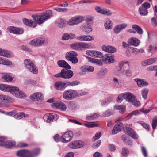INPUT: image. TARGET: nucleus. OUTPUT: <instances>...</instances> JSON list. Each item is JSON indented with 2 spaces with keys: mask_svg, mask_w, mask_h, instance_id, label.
I'll return each instance as SVG.
<instances>
[{
  "mask_svg": "<svg viewBox=\"0 0 157 157\" xmlns=\"http://www.w3.org/2000/svg\"><path fill=\"white\" fill-rule=\"evenodd\" d=\"M52 15V12L51 10H48L45 12L39 15H33L32 17L35 21L31 20L24 18L23 21L24 24L32 28H34L37 25L43 23L45 21L50 18Z\"/></svg>",
  "mask_w": 157,
  "mask_h": 157,
  "instance_id": "nucleus-1",
  "label": "nucleus"
},
{
  "mask_svg": "<svg viewBox=\"0 0 157 157\" xmlns=\"http://www.w3.org/2000/svg\"><path fill=\"white\" fill-rule=\"evenodd\" d=\"M40 152V150L36 148L33 150L32 151L26 149H22L18 151L16 155L19 157H35Z\"/></svg>",
  "mask_w": 157,
  "mask_h": 157,
  "instance_id": "nucleus-2",
  "label": "nucleus"
},
{
  "mask_svg": "<svg viewBox=\"0 0 157 157\" xmlns=\"http://www.w3.org/2000/svg\"><path fill=\"white\" fill-rule=\"evenodd\" d=\"M78 56L77 52L74 51H71L66 53L65 58L67 61H71L72 64H77L78 62L77 57Z\"/></svg>",
  "mask_w": 157,
  "mask_h": 157,
  "instance_id": "nucleus-3",
  "label": "nucleus"
},
{
  "mask_svg": "<svg viewBox=\"0 0 157 157\" xmlns=\"http://www.w3.org/2000/svg\"><path fill=\"white\" fill-rule=\"evenodd\" d=\"M68 69H62L60 72L55 75L54 77L57 78L61 77L65 79H68L72 77L74 75L73 72Z\"/></svg>",
  "mask_w": 157,
  "mask_h": 157,
  "instance_id": "nucleus-4",
  "label": "nucleus"
},
{
  "mask_svg": "<svg viewBox=\"0 0 157 157\" xmlns=\"http://www.w3.org/2000/svg\"><path fill=\"white\" fill-rule=\"evenodd\" d=\"M24 64L25 67L30 72L35 74H37L38 70L34 63L30 59H25L24 61Z\"/></svg>",
  "mask_w": 157,
  "mask_h": 157,
  "instance_id": "nucleus-5",
  "label": "nucleus"
},
{
  "mask_svg": "<svg viewBox=\"0 0 157 157\" xmlns=\"http://www.w3.org/2000/svg\"><path fill=\"white\" fill-rule=\"evenodd\" d=\"M77 96L76 91L69 89L65 91L63 93V98L67 100H71Z\"/></svg>",
  "mask_w": 157,
  "mask_h": 157,
  "instance_id": "nucleus-6",
  "label": "nucleus"
},
{
  "mask_svg": "<svg viewBox=\"0 0 157 157\" xmlns=\"http://www.w3.org/2000/svg\"><path fill=\"white\" fill-rule=\"evenodd\" d=\"M83 20V17L80 16H76L70 19L67 22V24L69 26L77 25L81 22Z\"/></svg>",
  "mask_w": 157,
  "mask_h": 157,
  "instance_id": "nucleus-7",
  "label": "nucleus"
},
{
  "mask_svg": "<svg viewBox=\"0 0 157 157\" xmlns=\"http://www.w3.org/2000/svg\"><path fill=\"white\" fill-rule=\"evenodd\" d=\"M150 7V4L148 2L143 4L139 8L138 11L140 14L142 16H146L148 14L147 9Z\"/></svg>",
  "mask_w": 157,
  "mask_h": 157,
  "instance_id": "nucleus-8",
  "label": "nucleus"
},
{
  "mask_svg": "<svg viewBox=\"0 0 157 157\" xmlns=\"http://www.w3.org/2000/svg\"><path fill=\"white\" fill-rule=\"evenodd\" d=\"M73 136L72 132L69 131L63 134L60 138L61 141L63 143H67L70 141Z\"/></svg>",
  "mask_w": 157,
  "mask_h": 157,
  "instance_id": "nucleus-9",
  "label": "nucleus"
},
{
  "mask_svg": "<svg viewBox=\"0 0 157 157\" xmlns=\"http://www.w3.org/2000/svg\"><path fill=\"white\" fill-rule=\"evenodd\" d=\"M14 89L13 90L12 94L14 96L20 98H24L26 97L25 95L21 91H19V89L18 87H15Z\"/></svg>",
  "mask_w": 157,
  "mask_h": 157,
  "instance_id": "nucleus-10",
  "label": "nucleus"
},
{
  "mask_svg": "<svg viewBox=\"0 0 157 157\" xmlns=\"http://www.w3.org/2000/svg\"><path fill=\"white\" fill-rule=\"evenodd\" d=\"M13 77L11 73H3L1 77L2 80L4 82H11L13 80Z\"/></svg>",
  "mask_w": 157,
  "mask_h": 157,
  "instance_id": "nucleus-11",
  "label": "nucleus"
},
{
  "mask_svg": "<svg viewBox=\"0 0 157 157\" xmlns=\"http://www.w3.org/2000/svg\"><path fill=\"white\" fill-rule=\"evenodd\" d=\"M14 87L8 85L0 84V90L5 92H10L11 94L14 89H15Z\"/></svg>",
  "mask_w": 157,
  "mask_h": 157,
  "instance_id": "nucleus-12",
  "label": "nucleus"
},
{
  "mask_svg": "<svg viewBox=\"0 0 157 157\" xmlns=\"http://www.w3.org/2000/svg\"><path fill=\"white\" fill-rule=\"evenodd\" d=\"M102 61L106 63H111L114 61V57L110 56L109 54H106L105 56L103 55Z\"/></svg>",
  "mask_w": 157,
  "mask_h": 157,
  "instance_id": "nucleus-13",
  "label": "nucleus"
},
{
  "mask_svg": "<svg viewBox=\"0 0 157 157\" xmlns=\"http://www.w3.org/2000/svg\"><path fill=\"white\" fill-rule=\"evenodd\" d=\"M125 132L130 136L135 139H137L138 136L135 132L131 128L126 127Z\"/></svg>",
  "mask_w": 157,
  "mask_h": 157,
  "instance_id": "nucleus-14",
  "label": "nucleus"
},
{
  "mask_svg": "<svg viewBox=\"0 0 157 157\" xmlns=\"http://www.w3.org/2000/svg\"><path fill=\"white\" fill-rule=\"evenodd\" d=\"M96 11L101 14L107 15H110L112 13L110 10L107 9H102L99 6H96L95 8Z\"/></svg>",
  "mask_w": 157,
  "mask_h": 157,
  "instance_id": "nucleus-15",
  "label": "nucleus"
},
{
  "mask_svg": "<svg viewBox=\"0 0 157 157\" xmlns=\"http://www.w3.org/2000/svg\"><path fill=\"white\" fill-rule=\"evenodd\" d=\"M127 26L126 23H123L116 25L114 28V32L116 34L119 33L122 30L125 29Z\"/></svg>",
  "mask_w": 157,
  "mask_h": 157,
  "instance_id": "nucleus-16",
  "label": "nucleus"
},
{
  "mask_svg": "<svg viewBox=\"0 0 157 157\" xmlns=\"http://www.w3.org/2000/svg\"><path fill=\"white\" fill-rule=\"evenodd\" d=\"M67 23V21L63 19L58 18L55 21L56 25L61 28L64 27Z\"/></svg>",
  "mask_w": 157,
  "mask_h": 157,
  "instance_id": "nucleus-17",
  "label": "nucleus"
},
{
  "mask_svg": "<svg viewBox=\"0 0 157 157\" xmlns=\"http://www.w3.org/2000/svg\"><path fill=\"white\" fill-rule=\"evenodd\" d=\"M76 39L77 40L82 41H90L94 39L91 36L85 35L78 36Z\"/></svg>",
  "mask_w": 157,
  "mask_h": 157,
  "instance_id": "nucleus-18",
  "label": "nucleus"
},
{
  "mask_svg": "<svg viewBox=\"0 0 157 157\" xmlns=\"http://www.w3.org/2000/svg\"><path fill=\"white\" fill-rule=\"evenodd\" d=\"M128 63V62H122L119 63L120 69L117 70V74L118 75L121 76L124 74V73L125 72L124 67L125 64Z\"/></svg>",
  "mask_w": 157,
  "mask_h": 157,
  "instance_id": "nucleus-19",
  "label": "nucleus"
},
{
  "mask_svg": "<svg viewBox=\"0 0 157 157\" xmlns=\"http://www.w3.org/2000/svg\"><path fill=\"white\" fill-rule=\"evenodd\" d=\"M0 100L2 102L6 103H12L14 101V100L12 98L4 95H0Z\"/></svg>",
  "mask_w": 157,
  "mask_h": 157,
  "instance_id": "nucleus-20",
  "label": "nucleus"
},
{
  "mask_svg": "<svg viewBox=\"0 0 157 157\" xmlns=\"http://www.w3.org/2000/svg\"><path fill=\"white\" fill-rule=\"evenodd\" d=\"M101 48L103 51L108 53H113L116 51L115 48L111 46L103 45Z\"/></svg>",
  "mask_w": 157,
  "mask_h": 157,
  "instance_id": "nucleus-21",
  "label": "nucleus"
},
{
  "mask_svg": "<svg viewBox=\"0 0 157 157\" xmlns=\"http://www.w3.org/2000/svg\"><path fill=\"white\" fill-rule=\"evenodd\" d=\"M55 88L58 90L62 91L65 89L63 81H59L56 82L54 85Z\"/></svg>",
  "mask_w": 157,
  "mask_h": 157,
  "instance_id": "nucleus-22",
  "label": "nucleus"
},
{
  "mask_svg": "<svg viewBox=\"0 0 157 157\" xmlns=\"http://www.w3.org/2000/svg\"><path fill=\"white\" fill-rule=\"evenodd\" d=\"M123 128V124L121 122L116 124L112 131V133L115 134L120 132Z\"/></svg>",
  "mask_w": 157,
  "mask_h": 157,
  "instance_id": "nucleus-23",
  "label": "nucleus"
},
{
  "mask_svg": "<svg viewBox=\"0 0 157 157\" xmlns=\"http://www.w3.org/2000/svg\"><path fill=\"white\" fill-rule=\"evenodd\" d=\"M57 64L59 67L65 69H71L70 65L64 60H59L57 62Z\"/></svg>",
  "mask_w": 157,
  "mask_h": 157,
  "instance_id": "nucleus-24",
  "label": "nucleus"
},
{
  "mask_svg": "<svg viewBox=\"0 0 157 157\" xmlns=\"http://www.w3.org/2000/svg\"><path fill=\"white\" fill-rule=\"evenodd\" d=\"M42 94L40 93H35L31 95L30 98L33 101H38L42 98Z\"/></svg>",
  "mask_w": 157,
  "mask_h": 157,
  "instance_id": "nucleus-25",
  "label": "nucleus"
},
{
  "mask_svg": "<svg viewBox=\"0 0 157 157\" xmlns=\"http://www.w3.org/2000/svg\"><path fill=\"white\" fill-rule=\"evenodd\" d=\"M134 80L137 82L138 86L140 87L147 86L148 85V83L143 79L136 78L134 79Z\"/></svg>",
  "mask_w": 157,
  "mask_h": 157,
  "instance_id": "nucleus-26",
  "label": "nucleus"
},
{
  "mask_svg": "<svg viewBox=\"0 0 157 157\" xmlns=\"http://www.w3.org/2000/svg\"><path fill=\"white\" fill-rule=\"evenodd\" d=\"M54 115L51 113L45 114L44 116V120L48 123L52 121L54 119Z\"/></svg>",
  "mask_w": 157,
  "mask_h": 157,
  "instance_id": "nucleus-27",
  "label": "nucleus"
},
{
  "mask_svg": "<svg viewBox=\"0 0 157 157\" xmlns=\"http://www.w3.org/2000/svg\"><path fill=\"white\" fill-rule=\"evenodd\" d=\"M1 56L7 58H10L13 57L12 52L6 50H2Z\"/></svg>",
  "mask_w": 157,
  "mask_h": 157,
  "instance_id": "nucleus-28",
  "label": "nucleus"
},
{
  "mask_svg": "<svg viewBox=\"0 0 157 157\" xmlns=\"http://www.w3.org/2000/svg\"><path fill=\"white\" fill-rule=\"evenodd\" d=\"M125 99L128 101L132 102L134 100L135 96L130 93L128 92L125 94Z\"/></svg>",
  "mask_w": 157,
  "mask_h": 157,
  "instance_id": "nucleus-29",
  "label": "nucleus"
},
{
  "mask_svg": "<svg viewBox=\"0 0 157 157\" xmlns=\"http://www.w3.org/2000/svg\"><path fill=\"white\" fill-rule=\"evenodd\" d=\"M129 43L132 45L137 46L140 44V41L136 38H131L129 40Z\"/></svg>",
  "mask_w": 157,
  "mask_h": 157,
  "instance_id": "nucleus-30",
  "label": "nucleus"
},
{
  "mask_svg": "<svg viewBox=\"0 0 157 157\" xmlns=\"http://www.w3.org/2000/svg\"><path fill=\"white\" fill-rule=\"evenodd\" d=\"M86 58L88 59L89 62L93 63L99 66H101L102 65L101 61L99 60L89 57H87Z\"/></svg>",
  "mask_w": 157,
  "mask_h": 157,
  "instance_id": "nucleus-31",
  "label": "nucleus"
},
{
  "mask_svg": "<svg viewBox=\"0 0 157 157\" xmlns=\"http://www.w3.org/2000/svg\"><path fill=\"white\" fill-rule=\"evenodd\" d=\"M79 43L80 48V51L90 48L91 46V45L90 44L82 42H79Z\"/></svg>",
  "mask_w": 157,
  "mask_h": 157,
  "instance_id": "nucleus-32",
  "label": "nucleus"
},
{
  "mask_svg": "<svg viewBox=\"0 0 157 157\" xmlns=\"http://www.w3.org/2000/svg\"><path fill=\"white\" fill-rule=\"evenodd\" d=\"M29 117V115L25 114L23 112H21L15 114L14 116V117L17 119H21L23 117Z\"/></svg>",
  "mask_w": 157,
  "mask_h": 157,
  "instance_id": "nucleus-33",
  "label": "nucleus"
},
{
  "mask_svg": "<svg viewBox=\"0 0 157 157\" xmlns=\"http://www.w3.org/2000/svg\"><path fill=\"white\" fill-rule=\"evenodd\" d=\"M114 109H117L121 114L123 113L125 110L126 107L124 105H116L114 107Z\"/></svg>",
  "mask_w": 157,
  "mask_h": 157,
  "instance_id": "nucleus-34",
  "label": "nucleus"
},
{
  "mask_svg": "<svg viewBox=\"0 0 157 157\" xmlns=\"http://www.w3.org/2000/svg\"><path fill=\"white\" fill-rule=\"evenodd\" d=\"M15 145V142L7 141L6 140L3 146L7 148H10L13 147Z\"/></svg>",
  "mask_w": 157,
  "mask_h": 157,
  "instance_id": "nucleus-35",
  "label": "nucleus"
},
{
  "mask_svg": "<svg viewBox=\"0 0 157 157\" xmlns=\"http://www.w3.org/2000/svg\"><path fill=\"white\" fill-rule=\"evenodd\" d=\"M132 28L136 30L139 34L142 35L143 33V31L142 28L138 25L134 24L132 26Z\"/></svg>",
  "mask_w": 157,
  "mask_h": 157,
  "instance_id": "nucleus-36",
  "label": "nucleus"
},
{
  "mask_svg": "<svg viewBox=\"0 0 157 157\" xmlns=\"http://www.w3.org/2000/svg\"><path fill=\"white\" fill-rule=\"evenodd\" d=\"M104 25L105 28L107 29H111L112 28V24L111 21L108 18L106 19Z\"/></svg>",
  "mask_w": 157,
  "mask_h": 157,
  "instance_id": "nucleus-37",
  "label": "nucleus"
},
{
  "mask_svg": "<svg viewBox=\"0 0 157 157\" xmlns=\"http://www.w3.org/2000/svg\"><path fill=\"white\" fill-rule=\"evenodd\" d=\"M70 47L72 49L75 50L80 51L79 42H75L71 44L70 45Z\"/></svg>",
  "mask_w": 157,
  "mask_h": 157,
  "instance_id": "nucleus-38",
  "label": "nucleus"
},
{
  "mask_svg": "<svg viewBox=\"0 0 157 157\" xmlns=\"http://www.w3.org/2000/svg\"><path fill=\"white\" fill-rule=\"evenodd\" d=\"M99 116V114L97 113H95L93 114H91L90 115L86 116V119L87 121L93 120L96 119Z\"/></svg>",
  "mask_w": 157,
  "mask_h": 157,
  "instance_id": "nucleus-39",
  "label": "nucleus"
},
{
  "mask_svg": "<svg viewBox=\"0 0 157 157\" xmlns=\"http://www.w3.org/2000/svg\"><path fill=\"white\" fill-rule=\"evenodd\" d=\"M37 47H40L44 43L45 39L43 37H39L37 38Z\"/></svg>",
  "mask_w": 157,
  "mask_h": 157,
  "instance_id": "nucleus-40",
  "label": "nucleus"
},
{
  "mask_svg": "<svg viewBox=\"0 0 157 157\" xmlns=\"http://www.w3.org/2000/svg\"><path fill=\"white\" fill-rule=\"evenodd\" d=\"M140 114V113L139 112L138 110H136L132 111L130 113L128 116L125 117V119L126 120L129 119L133 115H138Z\"/></svg>",
  "mask_w": 157,
  "mask_h": 157,
  "instance_id": "nucleus-41",
  "label": "nucleus"
},
{
  "mask_svg": "<svg viewBox=\"0 0 157 157\" xmlns=\"http://www.w3.org/2000/svg\"><path fill=\"white\" fill-rule=\"evenodd\" d=\"M148 92V90L147 89H144L142 90L141 94L144 99H145L147 98Z\"/></svg>",
  "mask_w": 157,
  "mask_h": 157,
  "instance_id": "nucleus-42",
  "label": "nucleus"
},
{
  "mask_svg": "<svg viewBox=\"0 0 157 157\" xmlns=\"http://www.w3.org/2000/svg\"><path fill=\"white\" fill-rule=\"evenodd\" d=\"M93 57L95 58H101L103 56V54L100 52L94 51Z\"/></svg>",
  "mask_w": 157,
  "mask_h": 157,
  "instance_id": "nucleus-43",
  "label": "nucleus"
},
{
  "mask_svg": "<svg viewBox=\"0 0 157 157\" xmlns=\"http://www.w3.org/2000/svg\"><path fill=\"white\" fill-rule=\"evenodd\" d=\"M152 125L153 129H155L157 126V116L154 117L152 120Z\"/></svg>",
  "mask_w": 157,
  "mask_h": 157,
  "instance_id": "nucleus-44",
  "label": "nucleus"
},
{
  "mask_svg": "<svg viewBox=\"0 0 157 157\" xmlns=\"http://www.w3.org/2000/svg\"><path fill=\"white\" fill-rule=\"evenodd\" d=\"M114 113L111 110H108L105 112L103 114L102 116L103 117H107L109 116Z\"/></svg>",
  "mask_w": 157,
  "mask_h": 157,
  "instance_id": "nucleus-45",
  "label": "nucleus"
},
{
  "mask_svg": "<svg viewBox=\"0 0 157 157\" xmlns=\"http://www.w3.org/2000/svg\"><path fill=\"white\" fill-rule=\"evenodd\" d=\"M107 72V70L105 68L101 69L98 72V75L100 77L103 76L106 74Z\"/></svg>",
  "mask_w": 157,
  "mask_h": 157,
  "instance_id": "nucleus-46",
  "label": "nucleus"
},
{
  "mask_svg": "<svg viewBox=\"0 0 157 157\" xmlns=\"http://www.w3.org/2000/svg\"><path fill=\"white\" fill-rule=\"evenodd\" d=\"M77 149L82 147L84 145V143L81 140L76 141Z\"/></svg>",
  "mask_w": 157,
  "mask_h": 157,
  "instance_id": "nucleus-47",
  "label": "nucleus"
},
{
  "mask_svg": "<svg viewBox=\"0 0 157 157\" xmlns=\"http://www.w3.org/2000/svg\"><path fill=\"white\" fill-rule=\"evenodd\" d=\"M101 142L100 140H99L97 142L94 143L93 144L92 147L95 149L98 148L100 145Z\"/></svg>",
  "mask_w": 157,
  "mask_h": 157,
  "instance_id": "nucleus-48",
  "label": "nucleus"
},
{
  "mask_svg": "<svg viewBox=\"0 0 157 157\" xmlns=\"http://www.w3.org/2000/svg\"><path fill=\"white\" fill-rule=\"evenodd\" d=\"M147 69L148 71H156L157 70V66H150L147 67Z\"/></svg>",
  "mask_w": 157,
  "mask_h": 157,
  "instance_id": "nucleus-49",
  "label": "nucleus"
},
{
  "mask_svg": "<svg viewBox=\"0 0 157 157\" xmlns=\"http://www.w3.org/2000/svg\"><path fill=\"white\" fill-rule=\"evenodd\" d=\"M29 44L33 47H37V38L30 41L29 43Z\"/></svg>",
  "mask_w": 157,
  "mask_h": 157,
  "instance_id": "nucleus-50",
  "label": "nucleus"
},
{
  "mask_svg": "<svg viewBox=\"0 0 157 157\" xmlns=\"http://www.w3.org/2000/svg\"><path fill=\"white\" fill-rule=\"evenodd\" d=\"M69 147L71 148L77 149L76 141L71 142L69 144Z\"/></svg>",
  "mask_w": 157,
  "mask_h": 157,
  "instance_id": "nucleus-51",
  "label": "nucleus"
},
{
  "mask_svg": "<svg viewBox=\"0 0 157 157\" xmlns=\"http://www.w3.org/2000/svg\"><path fill=\"white\" fill-rule=\"evenodd\" d=\"M83 30L84 32L88 33L92 31V29L88 25H86L84 27Z\"/></svg>",
  "mask_w": 157,
  "mask_h": 157,
  "instance_id": "nucleus-52",
  "label": "nucleus"
},
{
  "mask_svg": "<svg viewBox=\"0 0 157 157\" xmlns=\"http://www.w3.org/2000/svg\"><path fill=\"white\" fill-rule=\"evenodd\" d=\"M84 125L88 127H93L96 126L98 124L95 122H92L90 123H85Z\"/></svg>",
  "mask_w": 157,
  "mask_h": 157,
  "instance_id": "nucleus-53",
  "label": "nucleus"
},
{
  "mask_svg": "<svg viewBox=\"0 0 157 157\" xmlns=\"http://www.w3.org/2000/svg\"><path fill=\"white\" fill-rule=\"evenodd\" d=\"M124 95L125 94H120L118 97L117 100V102L120 103L124 98L125 99Z\"/></svg>",
  "mask_w": 157,
  "mask_h": 157,
  "instance_id": "nucleus-54",
  "label": "nucleus"
},
{
  "mask_svg": "<svg viewBox=\"0 0 157 157\" xmlns=\"http://www.w3.org/2000/svg\"><path fill=\"white\" fill-rule=\"evenodd\" d=\"M139 123L142 125L143 127L147 130H150V127L149 125L142 121H140Z\"/></svg>",
  "mask_w": 157,
  "mask_h": 157,
  "instance_id": "nucleus-55",
  "label": "nucleus"
},
{
  "mask_svg": "<svg viewBox=\"0 0 157 157\" xmlns=\"http://www.w3.org/2000/svg\"><path fill=\"white\" fill-rule=\"evenodd\" d=\"M20 48L21 50L28 52H32V50L31 49L29 48L27 46L25 45L21 46Z\"/></svg>",
  "mask_w": 157,
  "mask_h": 157,
  "instance_id": "nucleus-56",
  "label": "nucleus"
},
{
  "mask_svg": "<svg viewBox=\"0 0 157 157\" xmlns=\"http://www.w3.org/2000/svg\"><path fill=\"white\" fill-rule=\"evenodd\" d=\"M141 151L144 157H147V150L145 147L144 146L141 147Z\"/></svg>",
  "mask_w": 157,
  "mask_h": 157,
  "instance_id": "nucleus-57",
  "label": "nucleus"
},
{
  "mask_svg": "<svg viewBox=\"0 0 157 157\" xmlns=\"http://www.w3.org/2000/svg\"><path fill=\"white\" fill-rule=\"evenodd\" d=\"M12 64V62L10 60L3 59L2 64L9 66Z\"/></svg>",
  "mask_w": 157,
  "mask_h": 157,
  "instance_id": "nucleus-58",
  "label": "nucleus"
},
{
  "mask_svg": "<svg viewBox=\"0 0 157 157\" xmlns=\"http://www.w3.org/2000/svg\"><path fill=\"white\" fill-rule=\"evenodd\" d=\"M101 136V134L100 132L96 133L95 135L93 137L92 141H94L95 140L98 139Z\"/></svg>",
  "mask_w": 157,
  "mask_h": 157,
  "instance_id": "nucleus-59",
  "label": "nucleus"
},
{
  "mask_svg": "<svg viewBox=\"0 0 157 157\" xmlns=\"http://www.w3.org/2000/svg\"><path fill=\"white\" fill-rule=\"evenodd\" d=\"M67 107L66 105L64 103L61 102L60 105L59 109L62 111H65L66 110Z\"/></svg>",
  "mask_w": 157,
  "mask_h": 157,
  "instance_id": "nucleus-60",
  "label": "nucleus"
},
{
  "mask_svg": "<svg viewBox=\"0 0 157 157\" xmlns=\"http://www.w3.org/2000/svg\"><path fill=\"white\" fill-rule=\"evenodd\" d=\"M126 76L128 78H130L132 75V73L131 70L128 69L125 71Z\"/></svg>",
  "mask_w": 157,
  "mask_h": 157,
  "instance_id": "nucleus-61",
  "label": "nucleus"
},
{
  "mask_svg": "<svg viewBox=\"0 0 157 157\" xmlns=\"http://www.w3.org/2000/svg\"><path fill=\"white\" fill-rule=\"evenodd\" d=\"M149 65L155 63L157 60V58L155 57L152 58H150L147 59Z\"/></svg>",
  "mask_w": 157,
  "mask_h": 157,
  "instance_id": "nucleus-62",
  "label": "nucleus"
},
{
  "mask_svg": "<svg viewBox=\"0 0 157 157\" xmlns=\"http://www.w3.org/2000/svg\"><path fill=\"white\" fill-rule=\"evenodd\" d=\"M62 40H67L69 39V33H66L63 34L62 36Z\"/></svg>",
  "mask_w": 157,
  "mask_h": 157,
  "instance_id": "nucleus-63",
  "label": "nucleus"
},
{
  "mask_svg": "<svg viewBox=\"0 0 157 157\" xmlns=\"http://www.w3.org/2000/svg\"><path fill=\"white\" fill-rule=\"evenodd\" d=\"M28 146V145L27 144L22 142L18 143L17 145V147L20 148L26 147Z\"/></svg>",
  "mask_w": 157,
  "mask_h": 157,
  "instance_id": "nucleus-64",
  "label": "nucleus"
}]
</instances>
